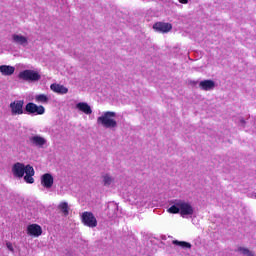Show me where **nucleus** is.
Returning a JSON list of instances; mask_svg holds the SVG:
<instances>
[{
  "mask_svg": "<svg viewBox=\"0 0 256 256\" xmlns=\"http://www.w3.org/2000/svg\"><path fill=\"white\" fill-rule=\"evenodd\" d=\"M36 103H49V97L45 94H38L35 96Z\"/></svg>",
  "mask_w": 256,
  "mask_h": 256,
  "instance_id": "nucleus-21",
  "label": "nucleus"
},
{
  "mask_svg": "<svg viewBox=\"0 0 256 256\" xmlns=\"http://www.w3.org/2000/svg\"><path fill=\"white\" fill-rule=\"evenodd\" d=\"M0 73L5 77H11L13 73H15V67L9 65H1L0 66Z\"/></svg>",
  "mask_w": 256,
  "mask_h": 256,
  "instance_id": "nucleus-19",
  "label": "nucleus"
},
{
  "mask_svg": "<svg viewBox=\"0 0 256 256\" xmlns=\"http://www.w3.org/2000/svg\"><path fill=\"white\" fill-rule=\"evenodd\" d=\"M179 3H182L183 5H187L189 3V0H178Z\"/></svg>",
  "mask_w": 256,
  "mask_h": 256,
  "instance_id": "nucleus-26",
  "label": "nucleus"
},
{
  "mask_svg": "<svg viewBox=\"0 0 256 256\" xmlns=\"http://www.w3.org/2000/svg\"><path fill=\"white\" fill-rule=\"evenodd\" d=\"M168 213L177 214L183 219H189V217H193L195 213V208L190 202L185 200H175L173 205L168 209Z\"/></svg>",
  "mask_w": 256,
  "mask_h": 256,
  "instance_id": "nucleus-2",
  "label": "nucleus"
},
{
  "mask_svg": "<svg viewBox=\"0 0 256 256\" xmlns=\"http://www.w3.org/2000/svg\"><path fill=\"white\" fill-rule=\"evenodd\" d=\"M25 111L27 115H45V107L43 105H37L33 102L26 104Z\"/></svg>",
  "mask_w": 256,
  "mask_h": 256,
  "instance_id": "nucleus-6",
  "label": "nucleus"
},
{
  "mask_svg": "<svg viewBox=\"0 0 256 256\" xmlns=\"http://www.w3.org/2000/svg\"><path fill=\"white\" fill-rule=\"evenodd\" d=\"M29 141L34 147H39L40 149H43L44 145H47V139L40 135H35L29 138Z\"/></svg>",
  "mask_w": 256,
  "mask_h": 256,
  "instance_id": "nucleus-12",
  "label": "nucleus"
},
{
  "mask_svg": "<svg viewBox=\"0 0 256 256\" xmlns=\"http://www.w3.org/2000/svg\"><path fill=\"white\" fill-rule=\"evenodd\" d=\"M236 123H238V125H241V127H245V118L243 117H238V119L236 120Z\"/></svg>",
  "mask_w": 256,
  "mask_h": 256,
  "instance_id": "nucleus-24",
  "label": "nucleus"
},
{
  "mask_svg": "<svg viewBox=\"0 0 256 256\" xmlns=\"http://www.w3.org/2000/svg\"><path fill=\"white\" fill-rule=\"evenodd\" d=\"M129 201L136 207H151V198L139 188L134 190V194L129 197Z\"/></svg>",
  "mask_w": 256,
  "mask_h": 256,
  "instance_id": "nucleus-3",
  "label": "nucleus"
},
{
  "mask_svg": "<svg viewBox=\"0 0 256 256\" xmlns=\"http://www.w3.org/2000/svg\"><path fill=\"white\" fill-rule=\"evenodd\" d=\"M43 229L39 224H30L27 227V234L31 237H40L42 235Z\"/></svg>",
  "mask_w": 256,
  "mask_h": 256,
  "instance_id": "nucleus-11",
  "label": "nucleus"
},
{
  "mask_svg": "<svg viewBox=\"0 0 256 256\" xmlns=\"http://www.w3.org/2000/svg\"><path fill=\"white\" fill-rule=\"evenodd\" d=\"M82 222L86 227H90L91 229L97 226V218L91 212H84L82 214Z\"/></svg>",
  "mask_w": 256,
  "mask_h": 256,
  "instance_id": "nucleus-8",
  "label": "nucleus"
},
{
  "mask_svg": "<svg viewBox=\"0 0 256 256\" xmlns=\"http://www.w3.org/2000/svg\"><path fill=\"white\" fill-rule=\"evenodd\" d=\"M18 77L23 81H39L41 79V75L35 72V70H23L19 73Z\"/></svg>",
  "mask_w": 256,
  "mask_h": 256,
  "instance_id": "nucleus-7",
  "label": "nucleus"
},
{
  "mask_svg": "<svg viewBox=\"0 0 256 256\" xmlns=\"http://www.w3.org/2000/svg\"><path fill=\"white\" fill-rule=\"evenodd\" d=\"M117 113L112 111L103 112L101 116L97 118V124L102 125L105 129H115L117 127Z\"/></svg>",
  "mask_w": 256,
  "mask_h": 256,
  "instance_id": "nucleus-4",
  "label": "nucleus"
},
{
  "mask_svg": "<svg viewBox=\"0 0 256 256\" xmlns=\"http://www.w3.org/2000/svg\"><path fill=\"white\" fill-rule=\"evenodd\" d=\"M199 87L202 91H213V89H215V81L213 80L200 81Z\"/></svg>",
  "mask_w": 256,
  "mask_h": 256,
  "instance_id": "nucleus-15",
  "label": "nucleus"
},
{
  "mask_svg": "<svg viewBox=\"0 0 256 256\" xmlns=\"http://www.w3.org/2000/svg\"><path fill=\"white\" fill-rule=\"evenodd\" d=\"M50 89L54 91V93H59L60 95H67V93H69V89L60 84H51Z\"/></svg>",
  "mask_w": 256,
  "mask_h": 256,
  "instance_id": "nucleus-18",
  "label": "nucleus"
},
{
  "mask_svg": "<svg viewBox=\"0 0 256 256\" xmlns=\"http://www.w3.org/2000/svg\"><path fill=\"white\" fill-rule=\"evenodd\" d=\"M23 105H25V101L23 100H14L10 103L9 109L12 117H17V115H23L25 113Z\"/></svg>",
  "mask_w": 256,
  "mask_h": 256,
  "instance_id": "nucleus-5",
  "label": "nucleus"
},
{
  "mask_svg": "<svg viewBox=\"0 0 256 256\" xmlns=\"http://www.w3.org/2000/svg\"><path fill=\"white\" fill-rule=\"evenodd\" d=\"M12 175L16 177V179H23L24 177V181L26 183H35V179L33 178V176L35 175V169H33V166L31 165L25 166V164L21 162L13 164Z\"/></svg>",
  "mask_w": 256,
  "mask_h": 256,
  "instance_id": "nucleus-1",
  "label": "nucleus"
},
{
  "mask_svg": "<svg viewBox=\"0 0 256 256\" xmlns=\"http://www.w3.org/2000/svg\"><path fill=\"white\" fill-rule=\"evenodd\" d=\"M255 199H256V194H255Z\"/></svg>",
  "mask_w": 256,
  "mask_h": 256,
  "instance_id": "nucleus-28",
  "label": "nucleus"
},
{
  "mask_svg": "<svg viewBox=\"0 0 256 256\" xmlns=\"http://www.w3.org/2000/svg\"><path fill=\"white\" fill-rule=\"evenodd\" d=\"M197 81H190V85H193V86H195V85H197Z\"/></svg>",
  "mask_w": 256,
  "mask_h": 256,
  "instance_id": "nucleus-27",
  "label": "nucleus"
},
{
  "mask_svg": "<svg viewBox=\"0 0 256 256\" xmlns=\"http://www.w3.org/2000/svg\"><path fill=\"white\" fill-rule=\"evenodd\" d=\"M53 183H54L53 175L46 173L41 176V185L45 189H51V187H53Z\"/></svg>",
  "mask_w": 256,
  "mask_h": 256,
  "instance_id": "nucleus-13",
  "label": "nucleus"
},
{
  "mask_svg": "<svg viewBox=\"0 0 256 256\" xmlns=\"http://www.w3.org/2000/svg\"><path fill=\"white\" fill-rule=\"evenodd\" d=\"M107 211H108L107 215L109 219H114V217H117V211H119V206H117L115 202H110L108 204Z\"/></svg>",
  "mask_w": 256,
  "mask_h": 256,
  "instance_id": "nucleus-16",
  "label": "nucleus"
},
{
  "mask_svg": "<svg viewBox=\"0 0 256 256\" xmlns=\"http://www.w3.org/2000/svg\"><path fill=\"white\" fill-rule=\"evenodd\" d=\"M6 247L11 251V253H15V249L13 248V244L11 242H7Z\"/></svg>",
  "mask_w": 256,
  "mask_h": 256,
  "instance_id": "nucleus-25",
  "label": "nucleus"
},
{
  "mask_svg": "<svg viewBox=\"0 0 256 256\" xmlns=\"http://www.w3.org/2000/svg\"><path fill=\"white\" fill-rule=\"evenodd\" d=\"M76 109H78V111H81L82 113H85V115H91V113H93L91 106L86 102H79L78 104H76Z\"/></svg>",
  "mask_w": 256,
  "mask_h": 256,
  "instance_id": "nucleus-17",
  "label": "nucleus"
},
{
  "mask_svg": "<svg viewBox=\"0 0 256 256\" xmlns=\"http://www.w3.org/2000/svg\"><path fill=\"white\" fill-rule=\"evenodd\" d=\"M173 245H177L178 247H182V249H191V243L185 241L174 240Z\"/></svg>",
  "mask_w": 256,
  "mask_h": 256,
  "instance_id": "nucleus-22",
  "label": "nucleus"
},
{
  "mask_svg": "<svg viewBox=\"0 0 256 256\" xmlns=\"http://www.w3.org/2000/svg\"><path fill=\"white\" fill-rule=\"evenodd\" d=\"M12 43L20 45L21 47H27V45H29V37L22 34H13Z\"/></svg>",
  "mask_w": 256,
  "mask_h": 256,
  "instance_id": "nucleus-9",
  "label": "nucleus"
},
{
  "mask_svg": "<svg viewBox=\"0 0 256 256\" xmlns=\"http://www.w3.org/2000/svg\"><path fill=\"white\" fill-rule=\"evenodd\" d=\"M58 209H60V211L63 213L65 217L69 215V204H67V202L60 203Z\"/></svg>",
  "mask_w": 256,
  "mask_h": 256,
  "instance_id": "nucleus-20",
  "label": "nucleus"
},
{
  "mask_svg": "<svg viewBox=\"0 0 256 256\" xmlns=\"http://www.w3.org/2000/svg\"><path fill=\"white\" fill-rule=\"evenodd\" d=\"M238 253H240L241 255H244V256H255V253H253V251H251L245 247H239Z\"/></svg>",
  "mask_w": 256,
  "mask_h": 256,
  "instance_id": "nucleus-23",
  "label": "nucleus"
},
{
  "mask_svg": "<svg viewBox=\"0 0 256 256\" xmlns=\"http://www.w3.org/2000/svg\"><path fill=\"white\" fill-rule=\"evenodd\" d=\"M153 29L158 33H169L173 29L171 23L157 22L153 25Z\"/></svg>",
  "mask_w": 256,
  "mask_h": 256,
  "instance_id": "nucleus-10",
  "label": "nucleus"
},
{
  "mask_svg": "<svg viewBox=\"0 0 256 256\" xmlns=\"http://www.w3.org/2000/svg\"><path fill=\"white\" fill-rule=\"evenodd\" d=\"M101 183L104 187H113L115 185V177L109 173L101 175Z\"/></svg>",
  "mask_w": 256,
  "mask_h": 256,
  "instance_id": "nucleus-14",
  "label": "nucleus"
}]
</instances>
